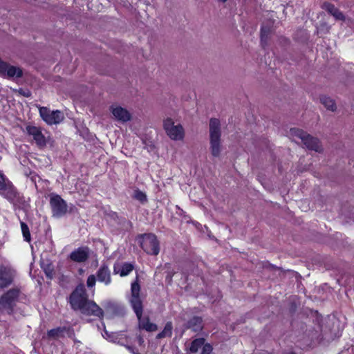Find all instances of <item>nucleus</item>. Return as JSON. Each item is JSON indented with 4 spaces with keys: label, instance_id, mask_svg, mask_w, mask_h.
Segmentation results:
<instances>
[{
    "label": "nucleus",
    "instance_id": "1",
    "mask_svg": "<svg viewBox=\"0 0 354 354\" xmlns=\"http://www.w3.org/2000/svg\"><path fill=\"white\" fill-rule=\"evenodd\" d=\"M69 303L73 310H79L83 315L95 316L102 319L104 317L103 310L88 296L83 284L78 285L71 292Z\"/></svg>",
    "mask_w": 354,
    "mask_h": 354
},
{
    "label": "nucleus",
    "instance_id": "2",
    "mask_svg": "<svg viewBox=\"0 0 354 354\" xmlns=\"http://www.w3.org/2000/svg\"><path fill=\"white\" fill-rule=\"evenodd\" d=\"M140 292V286L138 283V278L137 277L136 280L132 282L131 285V296L129 298L131 306L138 319L139 328L147 332L156 331L158 329L157 325L151 322L149 317H142L143 305Z\"/></svg>",
    "mask_w": 354,
    "mask_h": 354
},
{
    "label": "nucleus",
    "instance_id": "3",
    "mask_svg": "<svg viewBox=\"0 0 354 354\" xmlns=\"http://www.w3.org/2000/svg\"><path fill=\"white\" fill-rule=\"evenodd\" d=\"M209 145L210 151L214 157H218L221 154V122L217 118H211L209 120Z\"/></svg>",
    "mask_w": 354,
    "mask_h": 354
},
{
    "label": "nucleus",
    "instance_id": "4",
    "mask_svg": "<svg viewBox=\"0 0 354 354\" xmlns=\"http://www.w3.org/2000/svg\"><path fill=\"white\" fill-rule=\"evenodd\" d=\"M290 135L293 138H298L301 140L306 148L310 150H313L316 152H321L323 150L322 147L317 138L311 136L301 129L292 128L290 130Z\"/></svg>",
    "mask_w": 354,
    "mask_h": 354
},
{
    "label": "nucleus",
    "instance_id": "5",
    "mask_svg": "<svg viewBox=\"0 0 354 354\" xmlns=\"http://www.w3.org/2000/svg\"><path fill=\"white\" fill-rule=\"evenodd\" d=\"M20 290L18 288H12L3 294L0 298V314L12 313L19 297Z\"/></svg>",
    "mask_w": 354,
    "mask_h": 354
},
{
    "label": "nucleus",
    "instance_id": "6",
    "mask_svg": "<svg viewBox=\"0 0 354 354\" xmlns=\"http://www.w3.org/2000/svg\"><path fill=\"white\" fill-rule=\"evenodd\" d=\"M138 241L142 250L148 254L156 256L160 252L159 241L155 234L149 233L140 234Z\"/></svg>",
    "mask_w": 354,
    "mask_h": 354
},
{
    "label": "nucleus",
    "instance_id": "7",
    "mask_svg": "<svg viewBox=\"0 0 354 354\" xmlns=\"http://www.w3.org/2000/svg\"><path fill=\"white\" fill-rule=\"evenodd\" d=\"M109 286L111 283V274L109 266L103 263L96 272L95 274H91L88 277L86 285L88 288H93L96 283V281Z\"/></svg>",
    "mask_w": 354,
    "mask_h": 354
},
{
    "label": "nucleus",
    "instance_id": "8",
    "mask_svg": "<svg viewBox=\"0 0 354 354\" xmlns=\"http://www.w3.org/2000/svg\"><path fill=\"white\" fill-rule=\"evenodd\" d=\"M164 129L167 135L173 140H182L185 136L183 126L180 124H175L171 118L164 120Z\"/></svg>",
    "mask_w": 354,
    "mask_h": 354
},
{
    "label": "nucleus",
    "instance_id": "9",
    "mask_svg": "<svg viewBox=\"0 0 354 354\" xmlns=\"http://www.w3.org/2000/svg\"><path fill=\"white\" fill-rule=\"evenodd\" d=\"M39 115L42 120L50 125L59 124L64 119V115L61 111H51L45 106L39 108Z\"/></svg>",
    "mask_w": 354,
    "mask_h": 354
},
{
    "label": "nucleus",
    "instance_id": "10",
    "mask_svg": "<svg viewBox=\"0 0 354 354\" xmlns=\"http://www.w3.org/2000/svg\"><path fill=\"white\" fill-rule=\"evenodd\" d=\"M50 205L54 216L61 217L67 212L66 203L59 195L50 196Z\"/></svg>",
    "mask_w": 354,
    "mask_h": 354
},
{
    "label": "nucleus",
    "instance_id": "11",
    "mask_svg": "<svg viewBox=\"0 0 354 354\" xmlns=\"http://www.w3.org/2000/svg\"><path fill=\"white\" fill-rule=\"evenodd\" d=\"M0 75L3 77H21L23 71L19 67L11 66L0 59Z\"/></svg>",
    "mask_w": 354,
    "mask_h": 354
},
{
    "label": "nucleus",
    "instance_id": "12",
    "mask_svg": "<svg viewBox=\"0 0 354 354\" xmlns=\"http://www.w3.org/2000/svg\"><path fill=\"white\" fill-rule=\"evenodd\" d=\"M109 110L115 120L121 122H127L131 119V115L126 109L115 104L110 106Z\"/></svg>",
    "mask_w": 354,
    "mask_h": 354
},
{
    "label": "nucleus",
    "instance_id": "13",
    "mask_svg": "<svg viewBox=\"0 0 354 354\" xmlns=\"http://www.w3.org/2000/svg\"><path fill=\"white\" fill-rule=\"evenodd\" d=\"M89 257V248L88 247H80L73 250L69 255L70 259L76 263H84Z\"/></svg>",
    "mask_w": 354,
    "mask_h": 354
},
{
    "label": "nucleus",
    "instance_id": "14",
    "mask_svg": "<svg viewBox=\"0 0 354 354\" xmlns=\"http://www.w3.org/2000/svg\"><path fill=\"white\" fill-rule=\"evenodd\" d=\"M13 278V270L7 268H0V288H3L10 285Z\"/></svg>",
    "mask_w": 354,
    "mask_h": 354
},
{
    "label": "nucleus",
    "instance_id": "15",
    "mask_svg": "<svg viewBox=\"0 0 354 354\" xmlns=\"http://www.w3.org/2000/svg\"><path fill=\"white\" fill-rule=\"evenodd\" d=\"M26 131L30 136H32L38 145L43 146L46 145L45 137L42 134L40 128L28 125L26 127Z\"/></svg>",
    "mask_w": 354,
    "mask_h": 354
},
{
    "label": "nucleus",
    "instance_id": "16",
    "mask_svg": "<svg viewBox=\"0 0 354 354\" xmlns=\"http://www.w3.org/2000/svg\"><path fill=\"white\" fill-rule=\"evenodd\" d=\"M322 8L326 10L328 12L332 15L335 19L338 20H344V15L340 12L333 4L329 2H324Z\"/></svg>",
    "mask_w": 354,
    "mask_h": 354
},
{
    "label": "nucleus",
    "instance_id": "17",
    "mask_svg": "<svg viewBox=\"0 0 354 354\" xmlns=\"http://www.w3.org/2000/svg\"><path fill=\"white\" fill-rule=\"evenodd\" d=\"M119 265L115 264L113 266V272L115 274L120 273V277H126L131 272L133 271L134 267L133 265L129 263H124L122 266L120 270H118Z\"/></svg>",
    "mask_w": 354,
    "mask_h": 354
},
{
    "label": "nucleus",
    "instance_id": "18",
    "mask_svg": "<svg viewBox=\"0 0 354 354\" xmlns=\"http://www.w3.org/2000/svg\"><path fill=\"white\" fill-rule=\"evenodd\" d=\"M71 328L70 327H57L48 331V336L50 338L57 339L64 336L65 333H69Z\"/></svg>",
    "mask_w": 354,
    "mask_h": 354
},
{
    "label": "nucleus",
    "instance_id": "19",
    "mask_svg": "<svg viewBox=\"0 0 354 354\" xmlns=\"http://www.w3.org/2000/svg\"><path fill=\"white\" fill-rule=\"evenodd\" d=\"M187 327L194 332L201 331L203 328L202 318L197 316L192 317L188 321Z\"/></svg>",
    "mask_w": 354,
    "mask_h": 354
},
{
    "label": "nucleus",
    "instance_id": "20",
    "mask_svg": "<svg viewBox=\"0 0 354 354\" xmlns=\"http://www.w3.org/2000/svg\"><path fill=\"white\" fill-rule=\"evenodd\" d=\"M319 101L324 106V107L330 111H335L337 109V106L335 102L331 97L326 95H321L319 97Z\"/></svg>",
    "mask_w": 354,
    "mask_h": 354
},
{
    "label": "nucleus",
    "instance_id": "21",
    "mask_svg": "<svg viewBox=\"0 0 354 354\" xmlns=\"http://www.w3.org/2000/svg\"><path fill=\"white\" fill-rule=\"evenodd\" d=\"M173 326L171 322H168L162 332L158 333L156 336L158 339H162L165 337H170L172 335Z\"/></svg>",
    "mask_w": 354,
    "mask_h": 354
},
{
    "label": "nucleus",
    "instance_id": "22",
    "mask_svg": "<svg viewBox=\"0 0 354 354\" xmlns=\"http://www.w3.org/2000/svg\"><path fill=\"white\" fill-rule=\"evenodd\" d=\"M205 344V339L204 338H197L192 341L189 348V351L190 353H196L201 346Z\"/></svg>",
    "mask_w": 354,
    "mask_h": 354
},
{
    "label": "nucleus",
    "instance_id": "23",
    "mask_svg": "<svg viewBox=\"0 0 354 354\" xmlns=\"http://www.w3.org/2000/svg\"><path fill=\"white\" fill-rule=\"evenodd\" d=\"M270 33V28L268 27L263 26L261 28V44L265 48L268 44L269 35Z\"/></svg>",
    "mask_w": 354,
    "mask_h": 354
},
{
    "label": "nucleus",
    "instance_id": "24",
    "mask_svg": "<svg viewBox=\"0 0 354 354\" xmlns=\"http://www.w3.org/2000/svg\"><path fill=\"white\" fill-rule=\"evenodd\" d=\"M41 268L44 270L46 277L48 278L52 279L54 274V267L50 263H41Z\"/></svg>",
    "mask_w": 354,
    "mask_h": 354
},
{
    "label": "nucleus",
    "instance_id": "25",
    "mask_svg": "<svg viewBox=\"0 0 354 354\" xmlns=\"http://www.w3.org/2000/svg\"><path fill=\"white\" fill-rule=\"evenodd\" d=\"M21 228L24 241L30 242L31 240L29 227L24 222H21Z\"/></svg>",
    "mask_w": 354,
    "mask_h": 354
},
{
    "label": "nucleus",
    "instance_id": "26",
    "mask_svg": "<svg viewBox=\"0 0 354 354\" xmlns=\"http://www.w3.org/2000/svg\"><path fill=\"white\" fill-rule=\"evenodd\" d=\"M102 336L111 342H116L118 340V335L116 333H109L106 329L104 330Z\"/></svg>",
    "mask_w": 354,
    "mask_h": 354
},
{
    "label": "nucleus",
    "instance_id": "27",
    "mask_svg": "<svg viewBox=\"0 0 354 354\" xmlns=\"http://www.w3.org/2000/svg\"><path fill=\"white\" fill-rule=\"evenodd\" d=\"M8 189L6 191V194H3L6 198L9 199H12L13 197L15 196V190L14 187L11 185H8Z\"/></svg>",
    "mask_w": 354,
    "mask_h": 354
},
{
    "label": "nucleus",
    "instance_id": "28",
    "mask_svg": "<svg viewBox=\"0 0 354 354\" xmlns=\"http://www.w3.org/2000/svg\"><path fill=\"white\" fill-rule=\"evenodd\" d=\"M134 197H135V198H136L137 200H138L139 201H140L142 203L145 202L147 201L146 194L140 190H137L135 192Z\"/></svg>",
    "mask_w": 354,
    "mask_h": 354
},
{
    "label": "nucleus",
    "instance_id": "29",
    "mask_svg": "<svg viewBox=\"0 0 354 354\" xmlns=\"http://www.w3.org/2000/svg\"><path fill=\"white\" fill-rule=\"evenodd\" d=\"M213 348L209 344H205L203 346L201 354H212Z\"/></svg>",
    "mask_w": 354,
    "mask_h": 354
},
{
    "label": "nucleus",
    "instance_id": "30",
    "mask_svg": "<svg viewBox=\"0 0 354 354\" xmlns=\"http://www.w3.org/2000/svg\"><path fill=\"white\" fill-rule=\"evenodd\" d=\"M8 185L4 183L3 176H0V194H6V191L8 189Z\"/></svg>",
    "mask_w": 354,
    "mask_h": 354
},
{
    "label": "nucleus",
    "instance_id": "31",
    "mask_svg": "<svg viewBox=\"0 0 354 354\" xmlns=\"http://www.w3.org/2000/svg\"><path fill=\"white\" fill-rule=\"evenodd\" d=\"M20 95H22L25 97H29L31 95L30 90H17Z\"/></svg>",
    "mask_w": 354,
    "mask_h": 354
},
{
    "label": "nucleus",
    "instance_id": "32",
    "mask_svg": "<svg viewBox=\"0 0 354 354\" xmlns=\"http://www.w3.org/2000/svg\"><path fill=\"white\" fill-rule=\"evenodd\" d=\"M127 349L133 354H139L138 351L136 348L131 346H125Z\"/></svg>",
    "mask_w": 354,
    "mask_h": 354
},
{
    "label": "nucleus",
    "instance_id": "33",
    "mask_svg": "<svg viewBox=\"0 0 354 354\" xmlns=\"http://www.w3.org/2000/svg\"><path fill=\"white\" fill-rule=\"evenodd\" d=\"M138 342L140 345H142L144 343V339L141 336L138 337Z\"/></svg>",
    "mask_w": 354,
    "mask_h": 354
},
{
    "label": "nucleus",
    "instance_id": "34",
    "mask_svg": "<svg viewBox=\"0 0 354 354\" xmlns=\"http://www.w3.org/2000/svg\"><path fill=\"white\" fill-rule=\"evenodd\" d=\"M227 1H228V0H217V1H218V2H219V3H225V2H227Z\"/></svg>",
    "mask_w": 354,
    "mask_h": 354
},
{
    "label": "nucleus",
    "instance_id": "35",
    "mask_svg": "<svg viewBox=\"0 0 354 354\" xmlns=\"http://www.w3.org/2000/svg\"><path fill=\"white\" fill-rule=\"evenodd\" d=\"M169 278V280L171 281V278H172V275L171 274H168V276L167 277V278Z\"/></svg>",
    "mask_w": 354,
    "mask_h": 354
},
{
    "label": "nucleus",
    "instance_id": "36",
    "mask_svg": "<svg viewBox=\"0 0 354 354\" xmlns=\"http://www.w3.org/2000/svg\"><path fill=\"white\" fill-rule=\"evenodd\" d=\"M290 354H296V353H294V352H292V353H290Z\"/></svg>",
    "mask_w": 354,
    "mask_h": 354
},
{
    "label": "nucleus",
    "instance_id": "37",
    "mask_svg": "<svg viewBox=\"0 0 354 354\" xmlns=\"http://www.w3.org/2000/svg\"><path fill=\"white\" fill-rule=\"evenodd\" d=\"M131 2L133 3V0H131Z\"/></svg>",
    "mask_w": 354,
    "mask_h": 354
}]
</instances>
